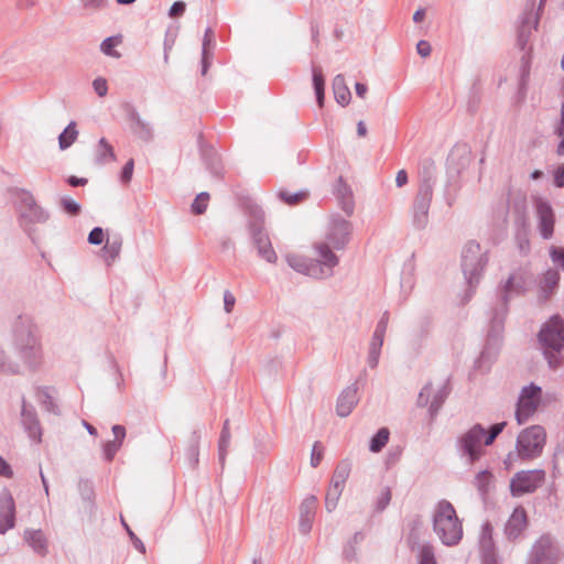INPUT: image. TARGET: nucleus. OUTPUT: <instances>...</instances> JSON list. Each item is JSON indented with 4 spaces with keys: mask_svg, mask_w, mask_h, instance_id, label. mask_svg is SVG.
I'll list each match as a JSON object with an SVG mask.
<instances>
[{
    "mask_svg": "<svg viewBox=\"0 0 564 564\" xmlns=\"http://www.w3.org/2000/svg\"><path fill=\"white\" fill-rule=\"evenodd\" d=\"M12 352L22 367L29 371H36L43 364V348L33 322L28 317H19L13 327Z\"/></svg>",
    "mask_w": 564,
    "mask_h": 564,
    "instance_id": "obj_1",
    "label": "nucleus"
},
{
    "mask_svg": "<svg viewBox=\"0 0 564 564\" xmlns=\"http://www.w3.org/2000/svg\"><path fill=\"white\" fill-rule=\"evenodd\" d=\"M314 257L306 258L297 253H288L285 260L295 271L315 278L326 279L333 275L338 258L333 249H314Z\"/></svg>",
    "mask_w": 564,
    "mask_h": 564,
    "instance_id": "obj_2",
    "label": "nucleus"
},
{
    "mask_svg": "<svg viewBox=\"0 0 564 564\" xmlns=\"http://www.w3.org/2000/svg\"><path fill=\"white\" fill-rule=\"evenodd\" d=\"M433 530L446 546L457 545L463 539V523L454 506L447 500L436 503L433 511Z\"/></svg>",
    "mask_w": 564,
    "mask_h": 564,
    "instance_id": "obj_3",
    "label": "nucleus"
},
{
    "mask_svg": "<svg viewBox=\"0 0 564 564\" xmlns=\"http://www.w3.org/2000/svg\"><path fill=\"white\" fill-rule=\"evenodd\" d=\"M543 355L550 368L556 369L564 362V321L558 315L552 316L538 334Z\"/></svg>",
    "mask_w": 564,
    "mask_h": 564,
    "instance_id": "obj_4",
    "label": "nucleus"
},
{
    "mask_svg": "<svg viewBox=\"0 0 564 564\" xmlns=\"http://www.w3.org/2000/svg\"><path fill=\"white\" fill-rule=\"evenodd\" d=\"M488 263V252L482 249H465L462 254V270L467 281L463 303H467L474 295L480 276Z\"/></svg>",
    "mask_w": 564,
    "mask_h": 564,
    "instance_id": "obj_5",
    "label": "nucleus"
},
{
    "mask_svg": "<svg viewBox=\"0 0 564 564\" xmlns=\"http://www.w3.org/2000/svg\"><path fill=\"white\" fill-rule=\"evenodd\" d=\"M525 291V282L521 274H511L503 284L499 286L498 302L494 308L492 325L500 327L508 314L509 301L521 295Z\"/></svg>",
    "mask_w": 564,
    "mask_h": 564,
    "instance_id": "obj_6",
    "label": "nucleus"
},
{
    "mask_svg": "<svg viewBox=\"0 0 564 564\" xmlns=\"http://www.w3.org/2000/svg\"><path fill=\"white\" fill-rule=\"evenodd\" d=\"M546 442V433L543 426L532 425L520 432L517 438V453L522 459L539 457Z\"/></svg>",
    "mask_w": 564,
    "mask_h": 564,
    "instance_id": "obj_7",
    "label": "nucleus"
},
{
    "mask_svg": "<svg viewBox=\"0 0 564 564\" xmlns=\"http://www.w3.org/2000/svg\"><path fill=\"white\" fill-rule=\"evenodd\" d=\"M485 435L486 430L480 424H476L459 437L458 448L470 464L478 460L484 454Z\"/></svg>",
    "mask_w": 564,
    "mask_h": 564,
    "instance_id": "obj_8",
    "label": "nucleus"
},
{
    "mask_svg": "<svg viewBox=\"0 0 564 564\" xmlns=\"http://www.w3.org/2000/svg\"><path fill=\"white\" fill-rule=\"evenodd\" d=\"M541 388L533 383L521 390L516 411V419L519 424L525 423L534 414L541 402Z\"/></svg>",
    "mask_w": 564,
    "mask_h": 564,
    "instance_id": "obj_9",
    "label": "nucleus"
},
{
    "mask_svg": "<svg viewBox=\"0 0 564 564\" xmlns=\"http://www.w3.org/2000/svg\"><path fill=\"white\" fill-rule=\"evenodd\" d=\"M544 478L545 473L542 469L519 471L511 479V492L513 496H522L524 494L533 492L543 484Z\"/></svg>",
    "mask_w": 564,
    "mask_h": 564,
    "instance_id": "obj_10",
    "label": "nucleus"
},
{
    "mask_svg": "<svg viewBox=\"0 0 564 564\" xmlns=\"http://www.w3.org/2000/svg\"><path fill=\"white\" fill-rule=\"evenodd\" d=\"M557 549L550 535L541 536L532 546L527 564H554Z\"/></svg>",
    "mask_w": 564,
    "mask_h": 564,
    "instance_id": "obj_11",
    "label": "nucleus"
},
{
    "mask_svg": "<svg viewBox=\"0 0 564 564\" xmlns=\"http://www.w3.org/2000/svg\"><path fill=\"white\" fill-rule=\"evenodd\" d=\"M389 312L386 311L376 325V329L373 332L369 345L368 365L370 368H376L378 366L381 348L384 341V336L389 324Z\"/></svg>",
    "mask_w": 564,
    "mask_h": 564,
    "instance_id": "obj_12",
    "label": "nucleus"
},
{
    "mask_svg": "<svg viewBox=\"0 0 564 564\" xmlns=\"http://www.w3.org/2000/svg\"><path fill=\"white\" fill-rule=\"evenodd\" d=\"M21 424L32 441H42V427L36 411L33 405L26 403L24 397L21 405Z\"/></svg>",
    "mask_w": 564,
    "mask_h": 564,
    "instance_id": "obj_13",
    "label": "nucleus"
},
{
    "mask_svg": "<svg viewBox=\"0 0 564 564\" xmlns=\"http://www.w3.org/2000/svg\"><path fill=\"white\" fill-rule=\"evenodd\" d=\"M15 506L12 496L8 491L0 494V534L14 527Z\"/></svg>",
    "mask_w": 564,
    "mask_h": 564,
    "instance_id": "obj_14",
    "label": "nucleus"
},
{
    "mask_svg": "<svg viewBox=\"0 0 564 564\" xmlns=\"http://www.w3.org/2000/svg\"><path fill=\"white\" fill-rule=\"evenodd\" d=\"M536 214L541 235L544 238H550L553 235L555 224L553 208L547 202L539 200L536 204Z\"/></svg>",
    "mask_w": 564,
    "mask_h": 564,
    "instance_id": "obj_15",
    "label": "nucleus"
},
{
    "mask_svg": "<svg viewBox=\"0 0 564 564\" xmlns=\"http://www.w3.org/2000/svg\"><path fill=\"white\" fill-rule=\"evenodd\" d=\"M527 528V513L521 507L516 508L508 519L505 533L509 540L518 539Z\"/></svg>",
    "mask_w": 564,
    "mask_h": 564,
    "instance_id": "obj_16",
    "label": "nucleus"
},
{
    "mask_svg": "<svg viewBox=\"0 0 564 564\" xmlns=\"http://www.w3.org/2000/svg\"><path fill=\"white\" fill-rule=\"evenodd\" d=\"M317 499L315 496L306 497L300 507L299 530L302 534H307L312 529V523L316 510Z\"/></svg>",
    "mask_w": 564,
    "mask_h": 564,
    "instance_id": "obj_17",
    "label": "nucleus"
},
{
    "mask_svg": "<svg viewBox=\"0 0 564 564\" xmlns=\"http://www.w3.org/2000/svg\"><path fill=\"white\" fill-rule=\"evenodd\" d=\"M357 403V388L355 386L347 387L338 397L336 412L340 417H346L351 413Z\"/></svg>",
    "mask_w": 564,
    "mask_h": 564,
    "instance_id": "obj_18",
    "label": "nucleus"
},
{
    "mask_svg": "<svg viewBox=\"0 0 564 564\" xmlns=\"http://www.w3.org/2000/svg\"><path fill=\"white\" fill-rule=\"evenodd\" d=\"M480 556L482 564H499L498 555L488 527L484 530V534L480 540Z\"/></svg>",
    "mask_w": 564,
    "mask_h": 564,
    "instance_id": "obj_19",
    "label": "nucleus"
},
{
    "mask_svg": "<svg viewBox=\"0 0 564 564\" xmlns=\"http://www.w3.org/2000/svg\"><path fill=\"white\" fill-rule=\"evenodd\" d=\"M22 218L28 219L30 223H44L47 219V214L39 206L32 197H29L21 210Z\"/></svg>",
    "mask_w": 564,
    "mask_h": 564,
    "instance_id": "obj_20",
    "label": "nucleus"
},
{
    "mask_svg": "<svg viewBox=\"0 0 564 564\" xmlns=\"http://www.w3.org/2000/svg\"><path fill=\"white\" fill-rule=\"evenodd\" d=\"M0 373L1 375H20V361L15 359L14 354H9L0 345Z\"/></svg>",
    "mask_w": 564,
    "mask_h": 564,
    "instance_id": "obj_21",
    "label": "nucleus"
},
{
    "mask_svg": "<svg viewBox=\"0 0 564 564\" xmlns=\"http://www.w3.org/2000/svg\"><path fill=\"white\" fill-rule=\"evenodd\" d=\"M558 281L560 274L556 270L550 269L543 274V278L540 281L542 300H547L550 297V295L557 288Z\"/></svg>",
    "mask_w": 564,
    "mask_h": 564,
    "instance_id": "obj_22",
    "label": "nucleus"
},
{
    "mask_svg": "<svg viewBox=\"0 0 564 564\" xmlns=\"http://www.w3.org/2000/svg\"><path fill=\"white\" fill-rule=\"evenodd\" d=\"M200 437V431L194 430L188 438L186 459L192 468H196L198 465Z\"/></svg>",
    "mask_w": 564,
    "mask_h": 564,
    "instance_id": "obj_23",
    "label": "nucleus"
},
{
    "mask_svg": "<svg viewBox=\"0 0 564 564\" xmlns=\"http://www.w3.org/2000/svg\"><path fill=\"white\" fill-rule=\"evenodd\" d=\"M333 91L335 99L341 106H347L350 102L351 94L341 75H337L333 80Z\"/></svg>",
    "mask_w": 564,
    "mask_h": 564,
    "instance_id": "obj_24",
    "label": "nucleus"
},
{
    "mask_svg": "<svg viewBox=\"0 0 564 564\" xmlns=\"http://www.w3.org/2000/svg\"><path fill=\"white\" fill-rule=\"evenodd\" d=\"M351 234V225L347 220L335 221L330 231V241L333 243H346Z\"/></svg>",
    "mask_w": 564,
    "mask_h": 564,
    "instance_id": "obj_25",
    "label": "nucleus"
},
{
    "mask_svg": "<svg viewBox=\"0 0 564 564\" xmlns=\"http://www.w3.org/2000/svg\"><path fill=\"white\" fill-rule=\"evenodd\" d=\"M25 540L30 546L39 554L44 555L47 551V542L41 530L25 531Z\"/></svg>",
    "mask_w": 564,
    "mask_h": 564,
    "instance_id": "obj_26",
    "label": "nucleus"
},
{
    "mask_svg": "<svg viewBox=\"0 0 564 564\" xmlns=\"http://www.w3.org/2000/svg\"><path fill=\"white\" fill-rule=\"evenodd\" d=\"M230 431H229V420H226L220 433L219 442H218V458L221 465V468L225 466L226 456L228 453V447L230 445Z\"/></svg>",
    "mask_w": 564,
    "mask_h": 564,
    "instance_id": "obj_27",
    "label": "nucleus"
},
{
    "mask_svg": "<svg viewBox=\"0 0 564 564\" xmlns=\"http://www.w3.org/2000/svg\"><path fill=\"white\" fill-rule=\"evenodd\" d=\"M390 432L387 427H381L370 440L369 449L372 453H379L387 445Z\"/></svg>",
    "mask_w": 564,
    "mask_h": 564,
    "instance_id": "obj_28",
    "label": "nucleus"
},
{
    "mask_svg": "<svg viewBox=\"0 0 564 564\" xmlns=\"http://www.w3.org/2000/svg\"><path fill=\"white\" fill-rule=\"evenodd\" d=\"M36 399L46 411L52 412L54 414L58 413V408L55 404L48 388H37Z\"/></svg>",
    "mask_w": 564,
    "mask_h": 564,
    "instance_id": "obj_29",
    "label": "nucleus"
},
{
    "mask_svg": "<svg viewBox=\"0 0 564 564\" xmlns=\"http://www.w3.org/2000/svg\"><path fill=\"white\" fill-rule=\"evenodd\" d=\"M349 474L350 464L346 462L339 463L334 470L330 484L344 488Z\"/></svg>",
    "mask_w": 564,
    "mask_h": 564,
    "instance_id": "obj_30",
    "label": "nucleus"
},
{
    "mask_svg": "<svg viewBox=\"0 0 564 564\" xmlns=\"http://www.w3.org/2000/svg\"><path fill=\"white\" fill-rule=\"evenodd\" d=\"M78 131L76 130L75 122H70L65 130L59 134L58 144L62 150L70 147L77 139Z\"/></svg>",
    "mask_w": 564,
    "mask_h": 564,
    "instance_id": "obj_31",
    "label": "nucleus"
},
{
    "mask_svg": "<svg viewBox=\"0 0 564 564\" xmlns=\"http://www.w3.org/2000/svg\"><path fill=\"white\" fill-rule=\"evenodd\" d=\"M121 43H122L121 35L110 36V37H107L106 40H104V42L100 45V48L104 54L111 56V57L119 58L121 55H120V53H118L115 50V47L120 45Z\"/></svg>",
    "mask_w": 564,
    "mask_h": 564,
    "instance_id": "obj_32",
    "label": "nucleus"
},
{
    "mask_svg": "<svg viewBox=\"0 0 564 564\" xmlns=\"http://www.w3.org/2000/svg\"><path fill=\"white\" fill-rule=\"evenodd\" d=\"M343 490L344 488L330 484L325 497V507L328 512H332L337 507Z\"/></svg>",
    "mask_w": 564,
    "mask_h": 564,
    "instance_id": "obj_33",
    "label": "nucleus"
},
{
    "mask_svg": "<svg viewBox=\"0 0 564 564\" xmlns=\"http://www.w3.org/2000/svg\"><path fill=\"white\" fill-rule=\"evenodd\" d=\"M279 197L285 204H288L290 206H294V205H297V204L306 200L308 197V193L305 191H301L297 193H291L289 191H281V192H279Z\"/></svg>",
    "mask_w": 564,
    "mask_h": 564,
    "instance_id": "obj_34",
    "label": "nucleus"
},
{
    "mask_svg": "<svg viewBox=\"0 0 564 564\" xmlns=\"http://www.w3.org/2000/svg\"><path fill=\"white\" fill-rule=\"evenodd\" d=\"M447 394L448 391L445 386L434 393L429 409L432 417L437 414L438 410L442 408L445 399L447 398Z\"/></svg>",
    "mask_w": 564,
    "mask_h": 564,
    "instance_id": "obj_35",
    "label": "nucleus"
},
{
    "mask_svg": "<svg viewBox=\"0 0 564 564\" xmlns=\"http://www.w3.org/2000/svg\"><path fill=\"white\" fill-rule=\"evenodd\" d=\"M116 155L113 152V148L108 143V141L105 138H101L99 141V148H98V161L100 163L107 162V161H115Z\"/></svg>",
    "mask_w": 564,
    "mask_h": 564,
    "instance_id": "obj_36",
    "label": "nucleus"
},
{
    "mask_svg": "<svg viewBox=\"0 0 564 564\" xmlns=\"http://www.w3.org/2000/svg\"><path fill=\"white\" fill-rule=\"evenodd\" d=\"M491 478L492 475L488 470H481L475 476L474 485L477 487L478 491L481 495H486L488 492V486L490 484Z\"/></svg>",
    "mask_w": 564,
    "mask_h": 564,
    "instance_id": "obj_37",
    "label": "nucleus"
},
{
    "mask_svg": "<svg viewBox=\"0 0 564 564\" xmlns=\"http://www.w3.org/2000/svg\"><path fill=\"white\" fill-rule=\"evenodd\" d=\"M209 202V194L208 193H200L196 196L194 203L192 204V210L196 215L203 214L208 205Z\"/></svg>",
    "mask_w": 564,
    "mask_h": 564,
    "instance_id": "obj_38",
    "label": "nucleus"
},
{
    "mask_svg": "<svg viewBox=\"0 0 564 564\" xmlns=\"http://www.w3.org/2000/svg\"><path fill=\"white\" fill-rule=\"evenodd\" d=\"M419 564H436L434 549L430 544H424L419 554Z\"/></svg>",
    "mask_w": 564,
    "mask_h": 564,
    "instance_id": "obj_39",
    "label": "nucleus"
},
{
    "mask_svg": "<svg viewBox=\"0 0 564 564\" xmlns=\"http://www.w3.org/2000/svg\"><path fill=\"white\" fill-rule=\"evenodd\" d=\"M507 425L506 422H500V423H496L494 425H491L489 432L486 431V435H485V441H484V444L485 445H490L494 443V441L496 440V437L503 431L505 426Z\"/></svg>",
    "mask_w": 564,
    "mask_h": 564,
    "instance_id": "obj_40",
    "label": "nucleus"
},
{
    "mask_svg": "<svg viewBox=\"0 0 564 564\" xmlns=\"http://www.w3.org/2000/svg\"><path fill=\"white\" fill-rule=\"evenodd\" d=\"M121 446H122V444L118 443L116 441H108L107 443H105L104 456H105L106 460H108V462L112 460L115 455L117 454V452L120 449Z\"/></svg>",
    "mask_w": 564,
    "mask_h": 564,
    "instance_id": "obj_41",
    "label": "nucleus"
},
{
    "mask_svg": "<svg viewBox=\"0 0 564 564\" xmlns=\"http://www.w3.org/2000/svg\"><path fill=\"white\" fill-rule=\"evenodd\" d=\"M432 384L431 383H427L425 384L421 392L419 393V397H417V406L420 408H424L429 403L431 404V401H430V398H431V394H432Z\"/></svg>",
    "mask_w": 564,
    "mask_h": 564,
    "instance_id": "obj_42",
    "label": "nucleus"
},
{
    "mask_svg": "<svg viewBox=\"0 0 564 564\" xmlns=\"http://www.w3.org/2000/svg\"><path fill=\"white\" fill-rule=\"evenodd\" d=\"M323 446L321 444V442H315L313 444V448H312V454H311V466L312 467H317L322 459H323Z\"/></svg>",
    "mask_w": 564,
    "mask_h": 564,
    "instance_id": "obj_43",
    "label": "nucleus"
},
{
    "mask_svg": "<svg viewBox=\"0 0 564 564\" xmlns=\"http://www.w3.org/2000/svg\"><path fill=\"white\" fill-rule=\"evenodd\" d=\"M98 257L101 258L107 265H110L119 257V249H99Z\"/></svg>",
    "mask_w": 564,
    "mask_h": 564,
    "instance_id": "obj_44",
    "label": "nucleus"
},
{
    "mask_svg": "<svg viewBox=\"0 0 564 564\" xmlns=\"http://www.w3.org/2000/svg\"><path fill=\"white\" fill-rule=\"evenodd\" d=\"M62 206L67 214L73 216L80 212V205L72 198H63Z\"/></svg>",
    "mask_w": 564,
    "mask_h": 564,
    "instance_id": "obj_45",
    "label": "nucleus"
},
{
    "mask_svg": "<svg viewBox=\"0 0 564 564\" xmlns=\"http://www.w3.org/2000/svg\"><path fill=\"white\" fill-rule=\"evenodd\" d=\"M390 501H391V490H390V488H384L381 491V494L377 500V507H376L377 510L378 511L384 510L387 508V506L390 503Z\"/></svg>",
    "mask_w": 564,
    "mask_h": 564,
    "instance_id": "obj_46",
    "label": "nucleus"
},
{
    "mask_svg": "<svg viewBox=\"0 0 564 564\" xmlns=\"http://www.w3.org/2000/svg\"><path fill=\"white\" fill-rule=\"evenodd\" d=\"M131 127L135 132L147 130L145 123L140 118L139 113L135 110H131L130 112Z\"/></svg>",
    "mask_w": 564,
    "mask_h": 564,
    "instance_id": "obj_47",
    "label": "nucleus"
},
{
    "mask_svg": "<svg viewBox=\"0 0 564 564\" xmlns=\"http://www.w3.org/2000/svg\"><path fill=\"white\" fill-rule=\"evenodd\" d=\"M257 256L269 263H275L278 256L274 249H256Z\"/></svg>",
    "mask_w": 564,
    "mask_h": 564,
    "instance_id": "obj_48",
    "label": "nucleus"
},
{
    "mask_svg": "<svg viewBox=\"0 0 564 564\" xmlns=\"http://www.w3.org/2000/svg\"><path fill=\"white\" fill-rule=\"evenodd\" d=\"M122 524L124 525L132 543H133V546L140 551L141 553H145V545L144 543L134 534V532L129 528V525L122 520Z\"/></svg>",
    "mask_w": 564,
    "mask_h": 564,
    "instance_id": "obj_49",
    "label": "nucleus"
},
{
    "mask_svg": "<svg viewBox=\"0 0 564 564\" xmlns=\"http://www.w3.org/2000/svg\"><path fill=\"white\" fill-rule=\"evenodd\" d=\"M553 182L556 187H564V162L553 170Z\"/></svg>",
    "mask_w": 564,
    "mask_h": 564,
    "instance_id": "obj_50",
    "label": "nucleus"
},
{
    "mask_svg": "<svg viewBox=\"0 0 564 564\" xmlns=\"http://www.w3.org/2000/svg\"><path fill=\"white\" fill-rule=\"evenodd\" d=\"M133 167H134V162L132 159H130L126 163V165L123 166L122 172H121L122 183L128 184L131 181L132 174H133Z\"/></svg>",
    "mask_w": 564,
    "mask_h": 564,
    "instance_id": "obj_51",
    "label": "nucleus"
},
{
    "mask_svg": "<svg viewBox=\"0 0 564 564\" xmlns=\"http://www.w3.org/2000/svg\"><path fill=\"white\" fill-rule=\"evenodd\" d=\"M104 230L99 227L94 228L88 237V241L91 245H100L104 242Z\"/></svg>",
    "mask_w": 564,
    "mask_h": 564,
    "instance_id": "obj_52",
    "label": "nucleus"
},
{
    "mask_svg": "<svg viewBox=\"0 0 564 564\" xmlns=\"http://www.w3.org/2000/svg\"><path fill=\"white\" fill-rule=\"evenodd\" d=\"M93 85L98 96L104 97L107 95L108 86L105 78H96Z\"/></svg>",
    "mask_w": 564,
    "mask_h": 564,
    "instance_id": "obj_53",
    "label": "nucleus"
},
{
    "mask_svg": "<svg viewBox=\"0 0 564 564\" xmlns=\"http://www.w3.org/2000/svg\"><path fill=\"white\" fill-rule=\"evenodd\" d=\"M236 303L234 294L226 290L224 292V310L226 313H231Z\"/></svg>",
    "mask_w": 564,
    "mask_h": 564,
    "instance_id": "obj_54",
    "label": "nucleus"
},
{
    "mask_svg": "<svg viewBox=\"0 0 564 564\" xmlns=\"http://www.w3.org/2000/svg\"><path fill=\"white\" fill-rule=\"evenodd\" d=\"M551 258L564 270V249H551Z\"/></svg>",
    "mask_w": 564,
    "mask_h": 564,
    "instance_id": "obj_55",
    "label": "nucleus"
},
{
    "mask_svg": "<svg viewBox=\"0 0 564 564\" xmlns=\"http://www.w3.org/2000/svg\"><path fill=\"white\" fill-rule=\"evenodd\" d=\"M185 11V3L182 1H176L170 9V17L177 18L182 15Z\"/></svg>",
    "mask_w": 564,
    "mask_h": 564,
    "instance_id": "obj_56",
    "label": "nucleus"
},
{
    "mask_svg": "<svg viewBox=\"0 0 564 564\" xmlns=\"http://www.w3.org/2000/svg\"><path fill=\"white\" fill-rule=\"evenodd\" d=\"M0 476L4 478H12L13 471L11 466L0 456Z\"/></svg>",
    "mask_w": 564,
    "mask_h": 564,
    "instance_id": "obj_57",
    "label": "nucleus"
},
{
    "mask_svg": "<svg viewBox=\"0 0 564 564\" xmlns=\"http://www.w3.org/2000/svg\"><path fill=\"white\" fill-rule=\"evenodd\" d=\"M254 242L258 243L260 247L271 246V241L268 235L262 230H259L257 234H254Z\"/></svg>",
    "mask_w": 564,
    "mask_h": 564,
    "instance_id": "obj_58",
    "label": "nucleus"
},
{
    "mask_svg": "<svg viewBox=\"0 0 564 564\" xmlns=\"http://www.w3.org/2000/svg\"><path fill=\"white\" fill-rule=\"evenodd\" d=\"M112 433H113V436H115L113 441L122 444L123 440L126 437V429H124V426H122V425H113L112 426Z\"/></svg>",
    "mask_w": 564,
    "mask_h": 564,
    "instance_id": "obj_59",
    "label": "nucleus"
},
{
    "mask_svg": "<svg viewBox=\"0 0 564 564\" xmlns=\"http://www.w3.org/2000/svg\"><path fill=\"white\" fill-rule=\"evenodd\" d=\"M416 51L422 57H427L431 54V45L426 41H420L416 45Z\"/></svg>",
    "mask_w": 564,
    "mask_h": 564,
    "instance_id": "obj_60",
    "label": "nucleus"
},
{
    "mask_svg": "<svg viewBox=\"0 0 564 564\" xmlns=\"http://www.w3.org/2000/svg\"><path fill=\"white\" fill-rule=\"evenodd\" d=\"M313 83H314V88H324L325 87V80H324V76L322 74L321 70L318 69H314L313 72Z\"/></svg>",
    "mask_w": 564,
    "mask_h": 564,
    "instance_id": "obj_61",
    "label": "nucleus"
},
{
    "mask_svg": "<svg viewBox=\"0 0 564 564\" xmlns=\"http://www.w3.org/2000/svg\"><path fill=\"white\" fill-rule=\"evenodd\" d=\"M400 456H401V449H399V448L395 451L389 452V454L387 456V465L390 466V465L395 464L400 459Z\"/></svg>",
    "mask_w": 564,
    "mask_h": 564,
    "instance_id": "obj_62",
    "label": "nucleus"
},
{
    "mask_svg": "<svg viewBox=\"0 0 564 564\" xmlns=\"http://www.w3.org/2000/svg\"><path fill=\"white\" fill-rule=\"evenodd\" d=\"M408 183V174L405 170H400L395 176V184L398 187H402Z\"/></svg>",
    "mask_w": 564,
    "mask_h": 564,
    "instance_id": "obj_63",
    "label": "nucleus"
},
{
    "mask_svg": "<svg viewBox=\"0 0 564 564\" xmlns=\"http://www.w3.org/2000/svg\"><path fill=\"white\" fill-rule=\"evenodd\" d=\"M355 88H356L357 96L360 98H365L367 90H368L367 86L365 84L357 83Z\"/></svg>",
    "mask_w": 564,
    "mask_h": 564,
    "instance_id": "obj_64",
    "label": "nucleus"
}]
</instances>
